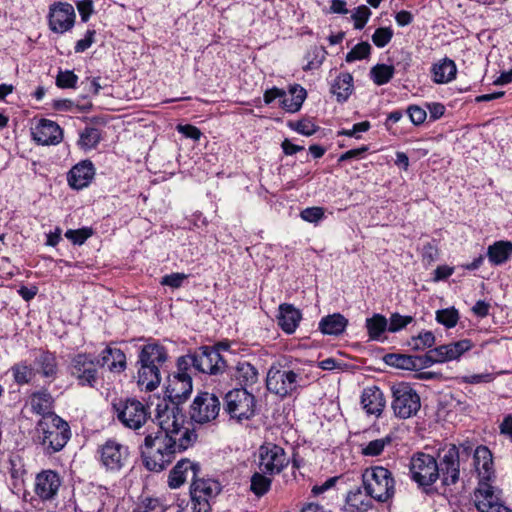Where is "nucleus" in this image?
Listing matches in <instances>:
<instances>
[{"label": "nucleus", "mask_w": 512, "mask_h": 512, "mask_svg": "<svg viewBox=\"0 0 512 512\" xmlns=\"http://www.w3.org/2000/svg\"><path fill=\"white\" fill-rule=\"evenodd\" d=\"M413 321L412 316H402L399 313H394L390 317V321L388 323V331L397 332Z\"/></svg>", "instance_id": "nucleus-50"}, {"label": "nucleus", "mask_w": 512, "mask_h": 512, "mask_svg": "<svg viewBox=\"0 0 512 512\" xmlns=\"http://www.w3.org/2000/svg\"><path fill=\"white\" fill-rule=\"evenodd\" d=\"M319 377L313 362L295 359L283 365H272L267 372L266 387L271 393L286 398Z\"/></svg>", "instance_id": "nucleus-2"}, {"label": "nucleus", "mask_w": 512, "mask_h": 512, "mask_svg": "<svg viewBox=\"0 0 512 512\" xmlns=\"http://www.w3.org/2000/svg\"><path fill=\"white\" fill-rule=\"evenodd\" d=\"M390 443L391 438L389 436L372 440L362 447V454H364L365 456H378L383 452L384 448Z\"/></svg>", "instance_id": "nucleus-44"}, {"label": "nucleus", "mask_w": 512, "mask_h": 512, "mask_svg": "<svg viewBox=\"0 0 512 512\" xmlns=\"http://www.w3.org/2000/svg\"><path fill=\"white\" fill-rule=\"evenodd\" d=\"M12 371L14 379L18 384L28 383L33 375V369L24 363L15 365Z\"/></svg>", "instance_id": "nucleus-47"}, {"label": "nucleus", "mask_w": 512, "mask_h": 512, "mask_svg": "<svg viewBox=\"0 0 512 512\" xmlns=\"http://www.w3.org/2000/svg\"><path fill=\"white\" fill-rule=\"evenodd\" d=\"M393 30L389 27H381L376 29L372 35V41L377 47L386 46L392 39Z\"/></svg>", "instance_id": "nucleus-49"}, {"label": "nucleus", "mask_w": 512, "mask_h": 512, "mask_svg": "<svg viewBox=\"0 0 512 512\" xmlns=\"http://www.w3.org/2000/svg\"><path fill=\"white\" fill-rule=\"evenodd\" d=\"M366 329L371 340H379L381 335L388 330V321L381 314H374L366 319Z\"/></svg>", "instance_id": "nucleus-37"}, {"label": "nucleus", "mask_w": 512, "mask_h": 512, "mask_svg": "<svg viewBox=\"0 0 512 512\" xmlns=\"http://www.w3.org/2000/svg\"><path fill=\"white\" fill-rule=\"evenodd\" d=\"M100 131L94 127H87L80 133L79 144L82 148H94L100 141Z\"/></svg>", "instance_id": "nucleus-42"}, {"label": "nucleus", "mask_w": 512, "mask_h": 512, "mask_svg": "<svg viewBox=\"0 0 512 512\" xmlns=\"http://www.w3.org/2000/svg\"><path fill=\"white\" fill-rule=\"evenodd\" d=\"M33 139L42 145L58 144L63 137L62 129L54 121L42 119L32 130Z\"/></svg>", "instance_id": "nucleus-18"}, {"label": "nucleus", "mask_w": 512, "mask_h": 512, "mask_svg": "<svg viewBox=\"0 0 512 512\" xmlns=\"http://www.w3.org/2000/svg\"><path fill=\"white\" fill-rule=\"evenodd\" d=\"M473 460L479 481L491 480L494 477L492 453L486 446H478L475 449Z\"/></svg>", "instance_id": "nucleus-23"}, {"label": "nucleus", "mask_w": 512, "mask_h": 512, "mask_svg": "<svg viewBox=\"0 0 512 512\" xmlns=\"http://www.w3.org/2000/svg\"><path fill=\"white\" fill-rule=\"evenodd\" d=\"M154 421L158 430L146 435L141 454L148 470L160 472L172 462L176 453L190 447L197 435L183 426L184 418L178 408L165 401L157 405Z\"/></svg>", "instance_id": "nucleus-1"}, {"label": "nucleus", "mask_w": 512, "mask_h": 512, "mask_svg": "<svg viewBox=\"0 0 512 512\" xmlns=\"http://www.w3.org/2000/svg\"><path fill=\"white\" fill-rule=\"evenodd\" d=\"M284 449L276 444L266 443L259 448V470L268 475L279 474L287 465Z\"/></svg>", "instance_id": "nucleus-12"}, {"label": "nucleus", "mask_w": 512, "mask_h": 512, "mask_svg": "<svg viewBox=\"0 0 512 512\" xmlns=\"http://www.w3.org/2000/svg\"><path fill=\"white\" fill-rule=\"evenodd\" d=\"M95 174L93 164L83 161L75 165L68 174L69 185L74 189H82L90 183Z\"/></svg>", "instance_id": "nucleus-25"}, {"label": "nucleus", "mask_w": 512, "mask_h": 512, "mask_svg": "<svg viewBox=\"0 0 512 512\" xmlns=\"http://www.w3.org/2000/svg\"><path fill=\"white\" fill-rule=\"evenodd\" d=\"M77 82V76L72 71H59L56 85L60 88H72Z\"/></svg>", "instance_id": "nucleus-53"}, {"label": "nucleus", "mask_w": 512, "mask_h": 512, "mask_svg": "<svg viewBox=\"0 0 512 512\" xmlns=\"http://www.w3.org/2000/svg\"><path fill=\"white\" fill-rule=\"evenodd\" d=\"M187 275L184 273H172L169 275H165L161 279V284L165 286H169L172 288H179L181 287L183 281L187 279Z\"/></svg>", "instance_id": "nucleus-58"}, {"label": "nucleus", "mask_w": 512, "mask_h": 512, "mask_svg": "<svg viewBox=\"0 0 512 512\" xmlns=\"http://www.w3.org/2000/svg\"><path fill=\"white\" fill-rule=\"evenodd\" d=\"M301 320V313L291 304H281L279 307L278 325L288 334L293 333Z\"/></svg>", "instance_id": "nucleus-27"}, {"label": "nucleus", "mask_w": 512, "mask_h": 512, "mask_svg": "<svg viewBox=\"0 0 512 512\" xmlns=\"http://www.w3.org/2000/svg\"><path fill=\"white\" fill-rule=\"evenodd\" d=\"M470 447L450 445L439 452L438 469L444 485L456 484L460 475V462L470 456Z\"/></svg>", "instance_id": "nucleus-6"}, {"label": "nucleus", "mask_w": 512, "mask_h": 512, "mask_svg": "<svg viewBox=\"0 0 512 512\" xmlns=\"http://www.w3.org/2000/svg\"><path fill=\"white\" fill-rule=\"evenodd\" d=\"M386 364L404 370H414V356L406 354H387L384 357Z\"/></svg>", "instance_id": "nucleus-38"}, {"label": "nucleus", "mask_w": 512, "mask_h": 512, "mask_svg": "<svg viewBox=\"0 0 512 512\" xmlns=\"http://www.w3.org/2000/svg\"><path fill=\"white\" fill-rule=\"evenodd\" d=\"M37 364L40 366V372L46 376H53L56 373V359L50 352H41L36 359Z\"/></svg>", "instance_id": "nucleus-41"}, {"label": "nucleus", "mask_w": 512, "mask_h": 512, "mask_svg": "<svg viewBox=\"0 0 512 512\" xmlns=\"http://www.w3.org/2000/svg\"><path fill=\"white\" fill-rule=\"evenodd\" d=\"M353 91V77L348 73L339 75L331 86V92L339 102L348 99Z\"/></svg>", "instance_id": "nucleus-34"}, {"label": "nucleus", "mask_w": 512, "mask_h": 512, "mask_svg": "<svg viewBox=\"0 0 512 512\" xmlns=\"http://www.w3.org/2000/svg\"><path fill=\"white\" fill-rule=\"evenodd\" d=\"M161 382V370L156 366H141L138 369L137 384L141 390L153 391Z\"/></svg>", "instance_id": "nucleus-28"}, {"label": "nucleus", "mask_w": 512, "mask_h": 512, "mask_svg": "<svg viewBox=\"0 0 512 512\" xmlns=\"http://www.w3.org/2000/svg\"><path fill=\"white\" fill-rule=\"evenodd\" d=\"M427 110L431 120H437L444 115L445 106L438 102L426 104Z\"/></svg>", "instance_id": "nucleus-61"}, {"label": "nucleus", "mask_w": 512, "mask_h": 512, "mask_svg": "<svg viewBox=\"0 0 512 512\" xmlns=\"http://www.w3.org/2000/svg\"><path fill=\"white\" fill-rule=\"evenodd\" d=\"M257 409V401L253 393L246 388H235L224 396L223 410L231 421L243 423L251 420Z\"/></svg>", "instance_id": "nucleus-4"}, {"label": "nucleus", "mask_w": 512, "mask_h": 512, "mask_svg": "<svg viewBox=\"0 0 512 512\" xmlns=\"http://www.w3.org/2000/svg\"><path fill=\"white\" fill-rule=\"evenodd\" d=\"M221 409L219 398L208 392L200 393L190 407V418L196 423L205 424L217 418Z\"/></svg>", "instance_id": "nucleus-11"}, {"label": "nucleus", "mask_w": 512, "mask_h": 512, "mask_svg": "<svg viewBox=\"0 0 512 512\" xmlns=\"http://www.w3.org/2000/svg\"><path fill=\"white\" fill-rule=\"evenodd\" d=\"M410 472L412 479L419 486H430L440 478L437 460L432 455L422 452L411 458Z\"/></svg>", "instance_id": "nucleus-9"}, {"label": "nucleus", "mask_w": 512, "mask_h": 512, "mask_svg": "<svg viewBox=\"0 0 512 512\" xmlns=\"http://www.w3.org/2000/svg\"><path fill=\"white\" fill-rule=\"evenodd\" d=\"M118 420L127 428L140 429L151 417L149 407L137 399H127L113 405Z\"/></svg>", "instance_id": "nucleus-8"}, {"label": "nucleus", "mask_w": 512, "mask_h": 512, "mask_svg": "<svg viewBox=\"0 0 512 512\" xmlns=\"http://www.w3.org/2000/svg\"><path fill=\"white\" fill-rule=\"evenodd\" d=\"M198 470L199 466L190 460L179 461L170 472L169 486L178 488L187 480L193 481L197 477Z\"/></svg>", "instance_id": "nucleus-21"}, {"label": "nucleus", "mask_w": 512, "mask_h": 512, "mask_svg": "<svg viewBox=\"0 0 512 512\" xmlns=\"http://www.w3.org/2000/svg\"><path fill=\"white\" fill-rule=\"evenodd\" d=\"M94 34H95V31H88L86 36L83 39L77 41L76 46H75V51L83 52L87 48H89L93 42Z\"/></svg>", "instance_id": "nucleus-63"}, {"label": "nucleus", "mask_w": 512, "mask_h": 512, "mask_svg": "<svg viewBox=\"0 0 512 512\" xmlns=\"http://www.w3.org/2000/svg\"><path fill=\"white\" fill-rule=\"evenodd\" d=\"M235 379L242 386V388L250 387L258 381V371L254 366L248 362L238 363L235 373Z\"/></svg>", "instance_id": "nucleus-33"}, {"label": "nucleus", "mask_w": 512, "mask_h": 512, "mask_svg": "<svg viewBox=\"0 0 512 512\" xmlns=\"http://www.w3.org/2000/svg\"><path fill=\"white\" fill-rule=\"evenodd\" d=\"M220 486L216 481L194 478L191 485V495L193 499L207 500L218 495Z\"/></svg>", "instance_id": "nucleus-29"}, {"label": "nucleus", "mask_w": 512, "mask_h": 512, "mask_svg": "<svg viewBox=\"0 0 512 512\" xmlns=\"http://www.w3.org/2000/svg\"><path fill=\"white\" fill-rule=\"evenodd\" d=\"M41 444L47 454L61 451L71 437L68 423L56 414H48L38 422Z\"/></svg>", "instance_id": "nucleus-3"}, {"label": "nucleus", "mask_w": 512, "mask_h": 512, "mask_svg": "<svg viewBox=\"0 0 512 512\" xmlns=\"http://www.w3.org/2000/svg\"><path fill=\"white\" fill-rule=\"evenodd\" d=\"M100 366H107L108 370L114 373H120L126 368V356L124 352L118 348L107 347L101 353L100 359L97 360Z\"/></svg>", "instance_id": "nucleus-26"}, {"label": "nucleus", "mask_w": 512, "mask_h": 512, "mask_svg": "<svg viewBox=\"0 0 512 512\" xmlns=\"http://www.w3.org/2000/svg\"><path fill=\"white\" fill-rule=\"evenodd\" d=\"M77 9L81 15L82 21L86 22L93 12L92 0H81L77 3Z\"/></svg>", "instance_id": "nucleus-60"}, {"label": "nucleus", "mask_w": 512, "mask_h": 512, "mask_svg": "<svg viewBox=\"0 0 512 512\" xmlns=\"http://www.w3.org/2000/svg\"><path fill=\"white\" fill-rule=\"evenodd\" d=\"M61 486L59 475L52 470H44L36 475L35 494L42 500H51L56 495Z\"/></svg>", "instance_id": "nucleus-17"}, {"label": "nucleus", "mask_w": 512, "mask_h": 512, "mask_svg": "<svg viewBox=\"0 0 512 512\" xmlns=\"http://www.w3.org/2000/svg\"><path fill=\"white\" fill-rule=\"evenodd\" d=\"M70 372L82 386L93 387L97 381L96 364L91 355H76L71 361Z\"/></svg>", "instance_id": "nucleus-14"}, {"label": "nucleus", "mask_w": 512, "mask_h": 512, "mask_svg": "<svg viewBox=\"0 0 512 512\" xmlns=\"http://www.w3.org/2000/svg\"><path fill=\"white\" fill-rule=\"evenodd\" d=\"M366 493L378 502H386L395 494V480L385 467L374 466L363 473Z\"/></svg>", "instance_id": "nucleus-5"}, {"label": "nucleus", "mask_w": 512, "mask_h": 512, "mask_svg": "<svg viewBox=\"0 0 512 512\" xmlns=\"http://www.w3.org/2000/svg\"><path fill=\"white\" fill-rule=\"evenodd\" d=\"M347 325V320L340 314H333L323 318L319 324L324 334L338 335L342 333Z\"/></svg>", "instance_id": "nucleus-35"}, {"label": "nucleus", "mask_w": 512, "mask_h": 512, "mask_svg": "<svg viewBox=\"0 0 512 512\" xmlns=\"http://www.w3.org/2000/svg\"><path fill=\"white\" fill-rule=\"evenodd\" d=\"M407 113L409 115V118L411 122L414 125H420L422 124L426 118H427V111L426 109L418 106V105H410L407 108Z\"/></svg>", "instance_id": "nucleus-55"}, {"label": "nucleus", "mask_w": 512, "mask_h": 512, "mask_svg": "<svg viewBox=\"0 0 512 512\" xmlns=\"http://www.w3.org/2000/svg\"><path fill=\"white\" fill-rule=\"evenodd\" d=\"M361 405L368 414L380 416L385 407L383 392L376 386L365 388L361 395Z\"/></svg>", "instance_id": "nucleus-24"}, {"label": "nucleus", "mask_w": 512, "mask_h": 512, "mask_svg": "<svg viewBox=\"0 0 512 512\" xmlns=\"http://www.w3.org/2000/svg\"><path fill=\"white\" fill-rule=\"evenodd\" d=\"M194 368L202 373L217 374L225 368V361L217 349L203 347L194 354Z\"/></svg>", "instance_id": "nucleus-15"}, {"label": "nucleus", "mask_w": 512, "mask_h": 512, "mask_svg": "<svg viewBox=\"0 0 512 512\" xmlns=\"http://www.w3.org/2000/svg\"><path fill=\"white\" fill-rule=\"evenodd\" d=\"M289 127L305 136H311L317 130V127L309 120L289 122Z\"/></svg>", "instance_id": "nucleus-54"}, {"label": "nucleus", "mask_w": 512, "mask_h": 512, "mask_svg": "<svg viewBox=\"0 0 512 512\" xmlns=\"http://www.w3.org/2000/svg\"><path fill=\"white\" fill-rule=\"evenodd\" d=\"M370 15L371 11L367 6L361 5L357 7L351 15V18L354 20V27L356 29H362L367 23Z\"/></svg>", "instance_id": "nucleus-51"}, {"label": "nucleus", "mask_w": 512, "mask_h": 512, "mask_svg": "<svg viewBox=\"0 0 512 512\" xmlns=\"http://www.w3.org/2000/svg\"><path fill=\"white\" fill-rule=\"evenodd\" d=\"M211 507L209 501L203 499H193L189 512H210Z\"/></svg>", "instance_id": "nucleus-62"}, {"label": "nucleus", "mask_w": 512, "mask_h": 512, "mask_svg": "<svg viewBox=\"0 0 512 512\" xmlns=\"http://www.w3.org/2000/svg\"><path fill=\"white\" fill-rule=\"evenodd\" d=\"M472 348L471 341L463 339L457 342H452L446 345L438 346L432 349V352L436 354L437 362L443 363L458 359L461 355Z\"/></svg>", "instance_id": "nucleus-22"}, {"label": "nucleus", "mask_w": 512, "mask_h": 512, "mask_svg": "<svg viewBox=\"0 0 512 512\" xmlns=\"http://www.w3.org/2000/svg\"><path fill=\"white\" fill-rule=\"evenodd\" d=\"M305 98L306 90L300 86H293L288 93L284 91L281 105L286 111L293 113L301 108Z\"/></svg>", "instance_id": "nucleus-30"}, {"label": "nucleus", "mask_w": 512, "mask_h": 512, "mask_svg": "<svg viewBox=\"0 0 512 512\" xmlns=\"http://www.w3.org/2000/svg\"><path fill=\"white\" fill-rule=\"evenodd\" d=\"M437 356L432 352V349L423 356H414V363H415V371L420 370L423 368L430 367L434 363H438L436 361Z\"/></svg>", "instance_id": "nucleus-57"}, {"label": "nucleus", "mask_w": 512, "mask_h": 512, "mask_svg": "<svg viewBox=\"0 0 512 512\" xmlns=\"http://www.w3.org/2000/svg\"><path fill=\"white\" fill-rule=\"evenodd\" d=\"M371 507V502L367 496L363 495L360 490L351 491L346 497L343 506L344 512H367Z\"/></svg>", "instance_id": "nucleus-32"}, {"label": "nucleus", "mask_w": 512, "mask_h": 512, "mask_svg": "<svg viewBox=\"0 0 512 512\" xmlns=\"http://www.w3.org/2000/svg\"><path fill=\"white\" fill-rule=\"evenodd\" d=\"M92 235L90 228H82L78 230H67L65 237L71 240L74 244H83Z\"/></svg>", "instance_id": "nucleus-52"}, {"label": "nucleus", "mask_w": 512, "mask_h": 512, "mask_svg": "<svg viewBox=\"0 0 512 512\" xmlns=\"http://www.w3.org/2000/svg\"><path fill=\"white\" fill-rule=\"evenodd\" d=\"M434 343V334L430 331H426L424 333H420L416 337H412L408 344L413 350H424L432 347Z\"/></svg>", "instance_id": "nucleus-45"}, {"label": "nucleus", "mask_w": 512, "mask_h": 512, "mask_svg": "<svg viewBox=\"0 0 512 512\" xmlns=\"http://www.w3.org/2000/svg\"><path fill=\"white\" fill-rule=\"evenodd\" d=\"M490 480H481L474 491L473 501L479 512H512L501 500L500 491L495 490Z\"/></svg>", "instance_id": "nucleus-10"}, {"label": "nucleus", "mask_w": 512, "mask_h": 512, "mask_svg": "<svg viewBox=\"0 0 512 512\" xmlns=\"http://www.w3.org/2000/svg\"><path fill=\"white\" fill-rule=\"evenodd\" d=\"M52 403L53 399L51 395L46 391L34 393L30 399L32 410L37 414L43 415V417L48 414H52L50 412Z\"/></svg>", "instance_id": "nucleus-36"}, {"label": "nucleus", "mask_w": 512, "mask_h": 512, "mask_svg": "<svg viewBox=\"0 0 512 512\" xmlns=\"http://www.w3.org/2000/svg\"><path fill=\"white\" fill-rule=\"evenodd\" d=\"M391 408L396 417L408 419L417 414L421 407L420 396L407 383H399L391 388Z\"/></svg>", "instance_id": "nucleus-7"}, {"label": "nucleus", "mask_w": 512, "mask_h": 512, "mask_svg": "<svg viewBox=\"0 0 512 512\" xmlns=\"http://www.w3.org/2000/svg\"><path fill=\"white\" fill-rule=\"evenodd\" d=\"M168 359L167 351L164 346L158 343H148L144 345L139 353L138 363L141 366H156L162 369Z\"/></svg>", "instance_id": "nucleus-20"}, {"label": "nucleus", "mask_w": 512, "mask_h": 512, "mask_svg": "<svg viewBox=\"0 0 512 512\" xmlns=\"http://www.w3.org/2000/svg\"><path fill=\"white\" fill-rule=\"evenodd\" d=\"M301 218L310 223H316L324 217V210L321 207H308L301 211Z\"/></svg>", "instance_id": "nucleus-56"}, {"label": "nucleus", "mask_w": 512, "mask_h": 512, "mask_svg": "<svg viewBox=\"0 0 512 512\" xmlns=\"http://www.w3.org/2000/svg\"><path fill=\"white\" fill-rule=\"evenodd\" d=\"M500 433L512 440V414L507 415L499 426Z\"/></svg>", "instance_id": "nucleus-64"}, {"label": "nucleus", "mask_w": 512, "mask_h": 512, "mask_svg": "<svg viewBox=\"0 0 512 512\" xmlns=\"http://www.w3.org/2000/svg\"><path fill=\"white\" fill-rule=\"evenodd\" d=\"M512 254V242L497 241L488 247L487 256L491 263L500 265L506 262Z\"/></svg>", "instance_id": "nucleus-31"}, {"label": "nucleus", "mask_w": 512, "mask_h": 512, "mask_svg": "<svg viewBox=\"0 0 512 512\" xmlns=\"http://www.w3.org/2000/svg\"><path fill=\"white\" fill-rule=\"evenodd\" d=\"M456 68L457 66H433L431 73L434 82L444 84L452 81L456 77Z\"/></svg>", "instance_id": "nucleus-40"}, {"label": "nucleus", "mask_w": 512, "mask_h": 512, "mask_svg": "<svg viewBox=\"0 0 512 512\" xmlns=\"http://www.w3.org/2000/svg\"><path fill=\"white\" fill-rule=\"evenodd\" d=\"M177 130H178V132L183 134L185 137L191 138L195 141L199 140L202 135L201 131L197 127H195L193 125H189V124L178 125Z\"/></svg>", "instance_id": "nucleus-59"}, {"label": "nucleus", "mask_w": 512, "mask_h": 512, "mask_svg": "<svg viewBox=\"0 0 512 512\" xmlns=\"http://www.w3.org/2000/svg\"><path fill=\"white\" fill-rule=\"evenodd\" d=\"M192 392V379L187 372H178L169 381L167 393L170 399L175 402H182Z\"/></svg>", "instance_id": "nucleus-19"}, {"label": "nucleus", "mask_w": 512, "mask_h": 512, "mask_svg": "<svg viewBox=\"0 0 512 512\" xmlns=\"http://www.w3.org/2000/svg\"><path fill=\"white\" fill-rule=\"evenodd\" d=\"M394 66H373L370 75L377 85L387 83L393 76Z\"/></svg>", "instance_id": "nucleus-46"}, {"label": "nucleus", "mask_w": 512, "mask_h": 512, "mask_svg": "<svg viewBox=\"0 0 512 512\" xmlns=\"http://www.w3.org/2000/svg\"><path fill=\"white\" fill-rule=\"evenodd\" d=\"M100 459L108 470H119L128 457V449L122 444L108 440L100 448Z\"/></svg>", "instance_id": "nucleus-16"}, {"label": "nucleus", "mask_w": 512, "mask_h": 512, "mask_svg": "<svg viewBox=\"0 0 512 512\" xmlns=\"http://www.w3.org/2000/svg\"><path fill=\"white\" fill-rule=\"evenodd\" d=\"M371 50V46L367 42H361L357 44L350 52L346 55V61L352 62L356 60H363L365 59Z\"/></svg>", "instance_id": "nucleus-48"}, {"label": "nucleus", "mask_w": 512, "mask_h": 512, "mask_svg": "<svg viewBox=\"0 0 512 512\" xmlns=\"http://www.w3.org/2000/svg\"><path fill=\"white\" fill-rule=\"evenodd\" d=\"M75 18V10L71 4L55 3L50 7L49 27L53 32L64 33L73 27Z\"/></svg>", "instance_id": "nucleus-13"}, {"label": "nucleus", "mask_w": 512, "mask_h": 512, "mask_svg": "<svg viewBox=\"0 0 512 512\" xmlns=\"http://www.w3.org/2000/svg\"><path fill=\"white\" fill-rule=\"evenodd\" d=\"M267 474L255 472L251 477V491L258 497L266 494L271 487V479L266 476Z\"/></svg>", "instance_id": "nucleus-39"}, {"label": "nucleus", "mask_w": 512, "mask_h": 512, "mask_svg": "<svg viewBox=\"0 0 512 512\" xmlns=\"http://www.w3.org/2000/svg\"><path fill=\"white\" fill-rule=\"evenodd\" d=\"M436 320L447 328H453L459 320V313L454 307L438 310Z\"/></svg>", "instance_id": "nucleus-43"}]
</instances>
